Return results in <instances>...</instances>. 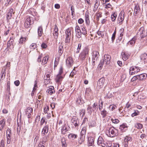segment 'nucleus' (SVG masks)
Instances as JSON below:
<instances>
[{"label": "nucleus", "mask_w": 147, "mask_h": 147, "mask_svg": "<svg viewBox=\"0 0 147 147\" xmlns=\"http://www.w3.org/2000/svg\"><path fill=\"white\" fill-rule=\"evenodd\" d=\"M75 32L76 37L78 38H80L82 36V32L79 26H76L75 27Z\"/></svg>", "instance_id": "nucleus-8"}, {"label": "nucleus", "mask_w": 147, "mask_h": 147, "mask_svg": "<svg viewBox=\"0 0 147 147\" xmlns=\"http://www.w3.org/2000/svg\"><path fill=\"white\" fill-rule=\"evenodd\" d=\"M49 130V126L47 125L45 126L42 129L41 132L42 136H45L48 133Z\"/></svg>", "instance_id": "nucleus-12"}, {"label": "nucleus", "mask_w": 147, "mask_h": 147, "mask_svg": "<svg viewBox=\"0 0 147 147\" xmlns=\"http://www.w3.org/2000/svg\"><path fill=\"white\" fill-rule=\"evenodd\" d=\"M32 111V109L30 107H28L25 110L26 114L27 115V117L28 118H30Z\"/></svg>", "instance_id": "nucleus-13"}, {"label": "nucleus", "mask_w": 147, "mask_h": 147, "mask_svg": "<svg viewBox=\"0 0 147 147\" xmlns=\"http://www.w3.org/2000/svg\"><path fill=\"white\" fill-rule=\"evenodd\" d=\"M85 22L86 24L88 26L90 24V21L89 20V13L87 11L85 13Z\"/></svg>", "instance_id": "nucleus-20"}, {"label": "nucleus", "mask_w": 147, "mask_h": 147, "mask_svg": "<svg viewBox=\"0 0 147 147\" xmlns=\"http://www.w3.org/2000/svg\"><path fill=\"white\" fill-rule=\"evenodd\" d=\"M117 17V14L116 12H114L111 16V18L113 22L115 21Z\"/></svg>", "instance_id": "nucleus-35"}, {"label": "nucleus", "mask_w": 147, "mask_h": 147, "mask_svg": "<svg viewBox=\"0 0 147 147\" xmlns=\"http://www.w3.org/2000/svg\"><path fill=\"white\" fill-rule=\"evenodd\" d=\"M98 54V53L96 51H94L93 53L92 59H93V60H96V61Z\"/></svg>", "instance_id": "nucleus-26"}, {"label": "nucleus", "mask_w": 147, "mask_h": 147, "mask_svg": "<svg viewBox=\"0 0 147 147\" xmlns=\"http://www.w3.org/2000/svg\"><path fill=\"white\" fill-rule=\"evenodd\" d=\"M66 38L65 42L66 43H69L71 39V30L68 28L65 31Z\"/></svg>", "instance_id": "nucleus-5"}, {"label": "nucleus", "mask_w": 147, "mask_h": 147, "mask_svg": "<svg viewBox=\"0 0 147 147\" xmlns=\"http://www.w3.org/2000/svg\"><path fill=\"white\" fill-rule=\"evenodd\" d=\"M82 34L84 35H85L87 34V31L86 30V29L84 28V27L82 28Z\"/></svg>", "instance_id": "nucleus-54"}, {"label": "nucleus", "mask_w": 147, "mask_h": 147, "mask_svg": "<svg viewBox=\"0 0 147 147\" xmlns=\"http://www.w3.org/2000/svg\"><path fill=\"white\" fill-rule=\"evenodd\" d=\"M93 108L94 109V111L95 110H96L97 109H98V107L97 105L95 104V103H94L93 106Z\"/></svg>", "instance_id": "nucleus-63"}, {"label": "nucleus", "mask_w": 147, "mask_h": 147, "mask_svg": "<svg viewBox=\"0 0 147 147\" xmlns=\"http://www.w3.org/2000/svg\"><path fill=\"white\" fill-rule=\"evenodd\" d=\"M37 45L35 43H33L32 44L30 47V48L31 49L34 50L37 47Z\"/></svg>", "instance_id": "nucleus-43"}, {"label": "nucleus", "mask_w": 147, "mask_h": 147, "mask_svg": "<svg viewBox=\"0 0 147 147\" xmlns=\"http://www.w3.org/2000/svg\"><path fill=\"white\" fill-rule=\"evenodd\" d=\"M63 52V47L61 45H60L59 47L58 53L59 54L60 56L62 55Z\"/></svg>", "instance_id": "nucleus-33"}, {"label": "nucleus", "mask_w": 147, "mask_h": 147, "mask_svg": "<svg viewBox=\"0 0 147 147\" xmlns=\"http://www.w3.org/2000/svg\"><path fill=\"white\" fill-rule=\"evenodd\" d=\"M132 140V138L130 136H127L124 139V142L125 143H127L125 144V146H127L128 145V142H131Z\"/></svg>", "instance_id": "nucleus-21"}, {"label": "nucleus", "mask_w": 147, "mask_h": 147, "mask_svg": "<svg viewBox=\"0 0 147 147\" xmlns=\"http://www.w3.org/2000/svg\"><path fill=\"white\" fill-rule=\"evenodd\" d=\"M125 12L124 11H121L120 12L118 18L117 23L119 25L121 24L124 19Z\"/></svg>", "instance_id": "nucleus-7"}, {"label": "nucleus", "mask_w": 147, "mask_h": 147, "mask_svg": "<svg viewBox=\"0 0 147 147\" xmlns=\"http://www.w3.org/2000/svg\"><path fill=\"white\" fill-rule=\"evenodd\" d=\"M105 82V78L104 77L100 78L97 82V86L100 88H102L104 85Z\"/></svg>", "instance_id": "nucleus-9"}, {"label": "nucleus", "mask_w": 147, "mask_h": 147, "mask_svg": "<svg viewBox=\"0 0 147 147\" xmlns=\"http://www.w3.org/2000/svg\"><path fill=\"white\" fill-rule=\"evenodd\" d=\"M11 135H9V134H8V135H7V143L8 144H10L11 141Z\"/></svg>", "instance_id": "nucleus-48"}, {"label": "nucleus", "mask_w": 147, "mask_h": 147, "mask_svg": "<svg viewBox=\"0 0 147 147\" xmlns=\"http://www.w3.org/2000/svg\"><path fill=\"white\" fill-rule=\"evenodd\" d=\"M63 79V77L61 75H57L55 78V80L57 82H59L61 81Z\"/></svg>", "instance_id": "nucleus-32"}, {"label": "nucleus", "mask_w": 147, "mask_h": 147, "mask_svg": "<svg viewBox=\"0 0 147 147\" xmlns=\"http://www.w3.org/2000/svg\"><path fill=\"white\" fill-rule=\"evenodd\" d=\"M10 81H8L7 83V90L8 91H10Z\"/></svg>", "instance_id": "nucleus-53"}, {"label": "nucleus", "mask_w": 147, "mask_h": 147, "mask_svg": "<svg viewBox=\"0 0 147 147\" xmlns=\"http://www.w3.org/2000/svg\"><path fill=\"white\" fill-rule=\"evenodd\" d=\"M48 60V57L47 56H45L43 57L42 62V65H43L46 64Z\"/></svg>", "instance_id": "nucleus-38"}, {"label": "nucleus", "mask_w": 147, "mask_h": 147, "mask_svg": "<svg viewBox=\"0 0 147 147\" xmlns=\"http://www.w3.org/2000/svg\"><path fill=\"white\" fill-rule=\"evenodd\" d=\"M47 92L49 93V94L52 95L55 92L54 87L53 86L50 87L48 89L47 91Z\"/></svg>", "instance_id": "nucleus-24"}, {"label": "nucleus", "mask_w": 147, "mask_h": 147, "mask_svg": "<svg viewBox=\"0 0 147 147\" xmlns=\"http://www.w3.org/2000/svg\"><path fill=\"white\" fill-rule=\"evenodd\" d=\"M92 107H91L89 105H88L87 108V110L89 112H92Z\"/></svg>", "instance_id": "nucleus-64"}, {"label": "nucleus", "mask_w": 147, "mask_h": 147, "mask_svg": "<svg viewBox=\"0 0 147 147\" xmlns=\"http://www.w3.org/2000/svg\"><path fill=\"white\" fill-rule=\"evenodd\" d=\"M66 64L68 66L71 67L73 65V61L72 58L70 57H68L66 60Z\"/></svg>", "instance_id": "nucleus-14"}, {"label": "nucleus", "mask_w": 147, "mask_h": 147, "mask_svg": "<svg viewBox=\"0 0 147 147\" xmlns=\"http://www.w3.org/2000/svg\"><path fill=\"white\" fill-rule=\"evenodd\" d=\"M45 122V119L44 118H42L40 121V125H42Z\"/></svg>", "instance_id": "nucleus-59"}, {"label": "nucleus", "mask_w": 147, "mask_h": 147, "mask_svg": "<svg viewBox=\"0 0 147 147\" xmlns=\"http://www.w3.org/2000/svg\"><path fill=\"white\" fill-rule=\"evenodd\" d=\"M140 70L137 67V69H135V70H134V71H129V74L130 75H133L139 72L140 71Z\"/></svg>", "instance_id": "nucleus-40"}, {"label": "nucleus", "mask_w": 147, "mask_h": 147, "mask_svg": "<svg viewBox=\"0 0 147 147\" xmlns=\"http://www.w3.org/2000/svg\"><path fill=\"white\" fill-rule=\"evenodd\" d=\"M141 62L142 63H145L147 62V54L144 53L142 54L140 56Z\"/></svg>", "instance_id": "nucleus-10"}, {"label": "nucleus", "mask_w": 147, "mask_h": 147, "mask_svg": "<svg viewBox=\"0 0 147 147\" xmlns=\"http://www.w3.org/2000/svg\"><path fill=\"white\" fill-rule=\"evenodd\" d=\"M5 70L2 69L1 72V79L2 80H3L5 76Z\"/></svg>", "instance_id": "nucleus-37"}, {"label": "nucleus", "mask_w": 147, "mask_h": 147, "mask_svg": "<svg viewBox=\"0 0 147 147\" xmlns=\"http://www.w3.org/2000/svg\"><path fill=\"white\" fill-rule=\"evenodd\" d=\"M136 38L135 37L133 38L131 40L129 41L127 44V46H129L130 47H133L136 42Z\"/></svg>", "instance_id": "nucleus-17"}, {"label": "nucleus", "mask_w": 147, "mask_h": 147, "mask_svg": "<svg viewBox=\"0 0 147 147\" xmlns=\"http://www.w3.org/2000/svg\"><path fill=\"white\" fill-rule=\"evenodd\" d=\"M137 79H139L138 75L134 76L131 79V81L134 82Z\"/></svg>", "instance_id": "nucleus-52"}, {"label": "nucleus", "mask_w": 147, "mask_h": 147, "mask_svg": "<svg viewBox=\"0 0 147 147\" xmlns=\"http://www.w3.org/2000/svg\"><path fill=\"white\" fill-rule=\"evenodd\" d=\"M85 111L84 109H82L80 110V115H81L82 114H83L82 115V117L84 115H85Z\"/></svg>", "instance_id": "nucleus-50"}, {"label": "nucleus", "mask_w": 147, "mask_h": 147, "mask_svg": "<svg viewBox=\"0 0 147 147\" xmlns=\"http://www.w3.org/2000/svg\"><path fill=\"white\" fill-rule=\"evenodd\" d=\"M84 22V20L82 18L79 19L78 21V23L80 24H82Z\"/></svg>", "instance_id": "nucleus-62"}, {"label": "nucleus", "mask_w": 147, "mask_h": 147, "mask_svg": "<svg viewBox=\"0 0 147 147\" xmlns=\"http://www.w3.org/2000/svg\"><path fill=\"white\" fill-rule=\"evenodd\" d=\"M86 56L87 55L84 54H83V53L82 52L80 54L79 57L80 59L82 60H83L86 58Z\"/></svg>", "instance_id": "nucleus-39"}, {"label": "nucleus", "mask_w": 147, "mask_h": 147, "mask_svg": "<svg viewBox=\"0 0 147 147\" xmlns=\"http://www.w3.org/2000/svg\"><path fill=\"white\" fill-rule=\"evenodd\" d=\"M145 32V29L143 27H141L139 29L138 33L141 35L140 37L141 38H144L145 36V35H144Z\"/></svg>", "instance_id": "nucleus-19"}, {"label": "nucleus", "mask_w": 147, "mask_h": 147, "mask_svg": "<svg viewBox=\"0 0 147 147\" xmlns=\"http://www.w3.org/2000/svg\"><path fill=\"white\" fill-rule=\"evenodd\" d=\"M27 38L22 37L19 40V44H22L25 42L27 40Z\"/></svg>", "instance_id": "nucleus-29"}, {"label": "nucleus", "mask_w": 147, "mask_h": 147, "mask_svg": "<svg viewBox=\"0 0 147 147\" xmlns=\"http://www.w3.org/2000/svg\"><path fill=\"white\" fill-rule=\"evenodd\" d=\"M111 57L109 55H105L104 56V58L103 59L104 61L106 64H109L110 62Z\"/></svg>", "instance_id": "nucleus-15"}, {"label": "nucleus", "mask_w": 147, "mask_h": 147, "mask_svg": "<svg viewBox=\"0 0 147 147\" xmlns=\"http://www.w3.org/2000/svg\"><path fill=\"white\" fill-rule=\"evenodd\" d=\"M59 63V61L58 59H57V58L55 59L54 62V68L56 67L57 65H58Z\"/></svg>", "instance_id": "nucleus-56"}, {"label": "nucleus", "mask_w": 147, "mask_h": 147, "mask_svg": "<svg viewBox=\"0 0 147 147\" xmlns=\"http://www.w3.org/2000/svg\"><path fill=\"white\" fill-rule=\"evenodd\" d=\"M124 29L123 28H121L119 31V33L120 34L119 36L123 37L124 34Z\"/></svg>", "instance_id": "nucleus-45"}, {"label": "nucleus", "mask_w": 147, "mask_h": 147, "mask_svg": "<svg viewBox=\"0 0 147 147\" xmlns=\"http://www.w3.org/2000/svg\"><path fill=\"white\" fill-rule=\"evenodd\" d=\"M14 43H13V39H12L11 38H10V40L8 41L7 42V47L5 50V51H9L10 49H11L14 48Z\"/></svg>", "instance_id": "nucleus-6"}, {"label": "nucleus", "mask_w": 147, "mask_h": 147, "mask_svg": "<svg viewBox=\"0 0 147 147\" xmlns=\"http://www.w3.org/2000/svg\"><path fill=\"white\" fill-rule=\"evenodd\" d=\"M5 120L3 119L0 121V130L2 131L5 125Z\"/></svg>", "instance_id": "nucleus-23"}, {"label": "nucleus", "mask_w": 147, "mask_h": 147, "mask_svg": "<svg viewBox=\"0 0 147 147\" xmlns=\"http://www.w3.org/2000/svg\"><path fill=\"white\" fill-rule=\"evenodd\" d=\"M32 18L29 16L26 18L24 24V26L26 28H29L31 27V25L33 23L32 21Z\"/></svg>", "instance_id": "nucleus-3"}, {"label": "nucleus", "mask_w": 147, "mask_h": 147, "mask_svg": "<svg viewBox=\"0 0 147 147\" xmlns=\"http://www.w3.org/2000/svg\"><path fill=\"white\" fill-rule=\"evenodd\" d=\"M139 8L138 5H136L135 6L134 8V13H135V14H137L139 12Z\"/></svg>", "instance_id": "nucleus-42"}, {"label": "nucleus", "mask_w": 147, "mask_h": 147, "mask_svg": "<svg viewBox=\"0 0 147 147\" xmlns=\"http://www.w3.org/2000/svg\"><path fill=\"white\" fill-rule=\"evenodd\" d=\"M94 138L93 137H91L88 139V146H92L94 144Z\"/></svg>", "instance_id": "nucleus-25"}, {"label": "nucleus", "mask_w": 147, "mask_h": 147, "mask_svg": "<svg viewBox=\"0 0 147 147\" xmlns=\"http://www.w3.org/2000/svg\"><path fill=\"white\" fill-rule=\"evenodd\" d=\"M89 49L87 47H85L84 49L82 51V53H83V54H85L86 55H87L88 54V53H89Z\"/></svg>", "instance_id": "nucleus-34"}, {"label": "nucleus", "mask_w": 147, "mask_h": 147, "mask_svg": "<svg viewBox=\"0 0 147 147\" xmlns=\"http://www.w3.org/2000/svg\"><path fill=\"white\" fill-rule=\"evenodd\" d=\"M103 105V102L102 101H101L100 104L99 105V109L100 111H101L102 109Z\"/></svg>", "instance_id": "nucleus-55"}, {"label": "nucleus", "mask_w": 147, "mask_h": 147, "mask_svg": "<svg viewBox=\"0 0 147 147\" xmlns=\"http://www.w3.org/2000/svg\"><path fill=\"white\" fill-rule=\"evenodd\" d=\"M38 32L39 36H41L42 35L43 33V30L42 26H40L38 28Z\"/></svg>", "instance_id": "nucleus-31"}, {"label": "nucleus", "mask_w": 147, "mask_h": 147, "mask_svg": "<svg viewBox=\"0 0 147 147\" xmlns=\"http://www.w3.org/2000/svg\"><path fill=\"white\" fill-rule=\"evenodd\" d=\"M72 125H74L75 127L78 126L79 122L78 121V118L76 117L73 118L71 120Z\"/></svg>", "instance_id": "nucleus-16"}, {"label": "nucleus", "mask_w": 147, "mask_h": 147, "mask_svg": "<svg viewBox=\"0 0 147 147\" xmlns=\"http://www.w3.org/2000/svg\"><path fill=\"white\" fill-rule=\"evenodd\" d=\"M111 121L112 122L115 124H117L119 122V120L117 119H112Z\"/></svg>", "instance_id": "nucleus-51"}, {"label": "nucleus", "mask_w": 147, "mask_h": 147, "mask_svg": "<svg viewBox=\"0 0 147 147\" xmlns=\"http://www.w3.org/2000/svg\"><path fill=\"white\" fill-rule=\"evenodd\" d=\"M117 133V130L113 127L107 130V134L108 136L113 137L116 136Z\"/></svg>", "instance_id": "nucleus-2"}, {"label": "nucleus", "mask_w": 147, "mask_h": 147, "mask_svg": "<svg viewBox=\"0 0 147 147\" xmlns=\"http://www.w3.org/2000/svg\"><path fill=\"white\" fill-rule=\"evenodd\" d=\"M104 6H105V7L106 9L110 8L111 7V5L110 3L105 4V5H103Z\"/></svg>", "instance_id": "nucleus-57"}, {"label": "nucleus", "mask_w": 147, "mask_h": 147, "mask_svg": "<svg viewBox=\"0 0 147 147\" xmlns=\"http://www.w3.org/2000/svg\"><path fill=\"white\" fill-rule=\"evenodd\" d=\"M58 29L57 26L56 25L54 26V28L53 32V36L55 39H57L58 38Z\"/></svg>", "instance_id": "nucleus-18"}, {"label": "nucleus", "mask_w": 147, "mask_h": 147, "mask_svg": "<svg viewBox=\"0 0 147 147\" xmlns=\"http://www.w3.org/2000/svg\"><path fill=\"white\" fill-rule=\"evenodd\" d=\"M71 14L72 16H73L74 12V8L72 5L71 7Z\"/></svg>", "instance_id": "nucleus-58"}, {"label": "nucleus", "mask_w": 147, "mask_h": 147, "mask_svg": "<svg viewBox=\"0 0 147 147\" xmlns=\"http://www.w3.org/2000/svg\"><path fill=\"white\" fill-rule=\"evenodd\" d=\"M44 136L42 138V141L41 144L44 145L45 143L47 141V137L46 136Z\"/></svg>", "instance_id": "nucleus-41"}, {"label": "nucleus", "mask_w": 147, "mask_h": 147, "mask_svg": "<svg viewBox=\"0 0 147 147\" xmlns=\"http://www.w3.org/2000/svg\"><path fill=\"white\" fill-rule=\"evenodd\" d=\"M42 54L40 55H39L38 59H37V61L38 62H40L41 61V58L42 57Z\"/></svg>", "instance_id": "nucleus-60"}, {"label": "nucleus", "mask_w": 147, "mask_h": 147, "mask_svg": "<svg viewBox=\"0 0 147 147\" xmlns=\"http://www.w3.org/2000/svg\"><path fill=\"white\" fill-rule=\"evenodd\" d=\"M86 130L87 129L86 127H84L82 129L80 133V140H79V143L81 144L84 141Z\"/></svg>", "instance_id": "nucleus-4"}, {"label": "nucleus", "mask_w": 147, "mask_h": 147, "mask_svg": "<svg viewBox=\"0 0 147 147\" xmlns=\"http://www.w3.org/2000/svg\"><path fill=\"white\" fill-rule=\"evenodd\" d=\"M97 143L98 145L102 147H111L112 144L110 143H105L103 139L101 136H99L98 139Z\"/></svg>", "instance_id": "nucleus-1"}, {"label": "nucleus", "mask_w": 147, "mask_h": 147, "mask_svg": "<svg viewBox=\"0 0 147 147\" xmlns=\"http://www.w3.org/2000/svg\"><path fill=\"white\" fill-rule=\"evenodd\" d=\"M14 13V12H13V9L12 8H10L7 15V20L8 22L10 19L12 14H13Z\"/></svg>", "instance_id": "nucleus-11"}, {"label": "nucleus", "mask_w": 147, "mask_h": 147, "mask_svg": "<svg viewBox=\"0 0 147 147\" xmlns=\"http://www.w3.org/2000/svg\"><path fill=\"white\" fill-rule=\"evenodd\" d=\"M147 75L145 74H141L138 75L139 80H143L146 78Z\"/></svg>", "instance_id": "nucleus-27"}, {"label": "nucleus", "mask_w": 147, "mask_h": 147, "mask_svg": "<svg viewBox=\"0 0 147 147\" xmlns=\"http://www.w3.org/2000/svg\"><path fill=\"white\" fill-rule=\"evenodd\" d=\"M135 126L138 129H141L143 127L142 125L139 123H137Z\"/></svg>", "instance_id": "nucleus-46"}, {"label": "nucleus", "mask_w": 147, "mask_h": 147, "mask_svg": "<svg viewBox=\"0 0 147 147\" xmlns=\"http://www.w3.org/2000/svg\"><path fill=\"white\" fill-rule=\"evenodd\" d=\"M107 113V111L105 109L101 111V114L103 118H105L106 116Z\"/></svg>", "instance_id": "nucleus-36"}, {"label": "nucleus", "mask_w": 147, "mask_h": 147, "mask_svg": "<svg viewBox=\"0 0 147 147\" xmlns=\"http://www.w3.org/2000/svg\"><path fill=\"white\" fill-rule=\"evenodd\" d=\"M104 63H105V62L104 61L103 59L102 61H101L100 63L98 65V67L101 68Z\"/></svg>", "instance_id": "nucleus-49"}, {"label": "nucleus", "mask_w": 147, "mask_h": 147, "mask_svg": "<svg viewBox=\"0 0 147 147\" xmlns=\"http://www.w3.org/2000/svg\"><path fill=\"white\" fill-rule=\"evenodd\" d=\"M61 142L62 147H67V144L66 143L65 138L64 137H63L61 139Z\"/></svg>", "instance_id": "nucleus-28"}, {"label": "nucleus", "mask_w": 147, "mask_h": 147, "mask_svg": "<svg viewBox=\"0 0 147 147\" xmlns=\"http://www.w3.org/2000/svg\"><path fill=\"white\" fill-rule=\"evenodd\" d=\"M68 131V129L67 128V126L66 124H64L61 127V134H65L66 132Z\"/></svg>", "instance_id": "nucleus-22"}, {"label": "nucleus", "mask_w": 147, "mask_h": 147, "mask_svg": "<svg viewBox=\"0 0 147 147\" xmlns=\"http://www.w3.org/2000/svg\"><path fill=\"white\" fill-rule=\"evenodd\" d=\"M14 83L16 86H18L20 84V82L19 80H17L14 82Z\"/></svg>", "instance_id": "nucleus-61"}, {"label": "nucleus", "mask_w": 147, "mask_h": 147, "mask_svg": "<svg viewBox=\"0 0 147 147\" xmlns=\"http://www.w3.org/2000/svg\"><path fill=\"white\" fill-rule=\"evenodd\" d=\"M77 137V135L74 134H70L68 135L69 138L72 140L76 138Z\"/></svg>", "instance_id": "nucleus-30"}, {"label": "nucleus", "mask_w": 147, "mask_h": 147, "mask_svg": "<svg viewBox=\"0 0 147 147\" xmlns=\"http://www.w3.org/2000/svg\"><path fill=\"white\" fill-rule=\"evenodd\" d=\"M82 46V44L81 43H79L78 45V46L77 48V51L76 52V53H78L80 52V50L81 49Z\"/></svg>", "instance_id": "nucleus-47"}, {"label": "nucleus", "mask_w": 147, "mask_h": 147, "mask_svg": "<svg viewBox=\"0 0 147 147\" xmlns=\"http://www.w3.org/2000/svg\"><path fill=\"white\" fill-rule=\"evenodd\" d=\"M122 58L123 60L126 61L128 58V56L125 53H123Z\"/></svg>", "instance_id": "nucleus-44"}]
</instances>
